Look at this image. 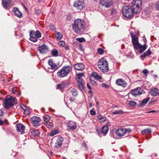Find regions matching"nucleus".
Wrapping results in <instances>:
<instances>
[{
    "label": "nucleus",
    "mask_w": 159,
    "mask_h": 159,
    "mask_svg": "<svg viewBox=\"0 0 159 159\" xmlns=\"http://www.w3.org/2000/svg\"><path fill=\"white\" fill-rule=\"evenodd\" d=\"M74 6L78 10L80 11L84 7V3L83 1L77 0L74 2Z\"/></svg>",
    "instance_id": "obj_11"
},
{
    "label": "nucleus",
    "mask_w": 159,
    "mask_h": 159,
    "mask_svg": "<svg viewBox=\"0 0 159 159\" xmlns=\"http://www.w3.org/2000/svg\"><path fill=\"white\" fill-rule=\"evenodd\" d=\"M24 113L26 115H29L30 113V112L29 110L26 108L24 110Z\"/></svg>",
    "instance_id": "obj_44"
},
{
    "label": "nucleus",
    "mask_w": 159,
    "mask_h": 159,
    "mask_svg": "<svg viewBox=\"0 0 159 159\" xmlns=\"http://www.w3.org/2000/svg\"><path fill=\"white\" fill-rule=\"evenodd\" d=\"M17 102L16 99L14 97H10L9 98L7 97L5 100L4 107L7 109L9 108L11 106L16 104Z\"/></svg>",
    "instance_id": "obj_6"
},
{
    "label": "nucleus",
    "mask_w": 159,
    "mask_h": 159,
    "mask_svg": "<svg viewBox=\"0 0 159 159\" xmlns=\"http://www.w3.org/2000/svg\"><path fill=\"white\" fill-rule=\"evenodd\" d=\"M96 105H97V107L98 108H99V103L98 102H96Z\"/></svg>",
    "instance_id": "obj_56"
},
{
    "label": "nucleus",
    "mask_w": 159,
    "mask_h": 159,
    "mask_svg": "<svg viewBox=\"0 0 159 159\" xmlns=\"http://www.w3.org/2000/svg\"><path fill=\"white\" fill-rule=\"evenodd\" d=\"M76 40L81 43L85 41V39L83 38H77L76 39Z\"/></svg>",
    "instance_id": "obj_42"
},
{
    "label": "nucleus",
    "mask_w": 159,
    "mask_h": 159,
    "mask_svg": "<svg viewBox=\"0 0 159 159\" xmlns=\"http://www.w3.org/2000/svg\"><path fill=\"white\" fill-rule=\"evenodd\" d=\"M41 12V11L40 9L36 10L35 11V13L37 15H39Z\"/></svg>",
    "instance_id": "obj_48"
},
{
    "label": "nucleus",
    "mask_w": 159,
    "mask_h": 159,
    "mask_svg": "<svg viewBox=\"0 0 159 159\" xmlns=\"http://www.w3.org/2000/svg\"><path fill=\"white\" fill-rule=\"evenodd\" d=\"M31 133L32 135L34 137L38 136L40 134L39 131L37 129H34L32 130Z\"/></svg>",
    "instance_id": "obj_26"
},
{
    "label": "nucleus",
    "mask_w": 159,
    "mask_h": 159,
    "mask_svg": "<svg viewBox=\"0 0 159 159\" xmlns=\"http://www.w3.org/2000/svg\"><path fill=\"white\" fill-rule=\"evenodd\" d=\"M129 105L132 106H134L136 105V103L134 101H130L129 102Z\"/></svg>",
    "instance_id": "obj_43"
},
{
    "label": "nucleus",
    "mask_w": 159,
    "mask_h": 159,
    "mask_svg": "<svg viewBox=\"0 0 159 159\" xmlns=\"http://www.w3.org/2000/svg\"><path fill=\"white\" fill-rule=\"evenodd\" d=\"M132 11L133 12V14H138L139 13L141 9V7H134V6L132 5Z\"/></svg>",
    "instance_id": "obj_24"
},
{
    "label": "nucleus",
    "mask_w": 159,
    "mask_h": 159,
    "mask_svg": "<svg viewBox=\"0 0 159 159\" xmlns=\"http://www.w3.org/2000/svg\"><path fill=\"white\" fill-rule=\"evenodd\" d=\"M144 93L143 90L139 87L132 90L131 92V94L134 96H137Z\"/></svg>",
    "instance_id": "obj_10"
},
{
    "label": "nucleus",
    "mask_w": 159,
    "mask_h": 159,
    "mask_svg": "<svg viewBox=\"0 0 159 159\" xmlns=\"http://www.w3.org/2000/svg\"><path fill=\"white\" fill-rule=\"evenodd\" d=\"M72 68L70 66H66L59 70L57 73V76L59 78H63L67 76L71 71Z\"/></svg>",
    "instance_id": "obj_4"
},
{
    "label": "nucleus",
    "mask_w": 159,
    "mask_h": 159,
    "mask_svg": "<svg viewBox=\"0 0 159 159\" xmlns=\"http://www.w3.org/2000/svg\"><path fill=\"white\" fill-rule=\"evenodd\" d=\"M108 130V128L107 125L103 126L101 129V132L104 134H106Z\"/></svg>",
    "instance_id": "obj_27"
},
{
    "label": "nucleus",
    "mask_w": 159,
    "mask_h": 159,
    "mask_svg": "<svg viewBox=\"0 0 159 159\" xmlns=\"http://www.w3.org/2000/svg\"><path fill=\"white\" fill-rule=\"evenodd\" d=\"M77 76L78 81L77 84L79 89L82 90L84 89L83 82L82 78L84 76V74L82 73H79L77 75Z\"/></svg>",
    "instance_id": "obj_8"
},
{
    "label": "nucleus",
    "mask_w": 159,
    "mask_h": 159,
    "mask_svg": "<svg viewBox=\"0 0 159 159\" xmlns=\"http://www.w3.org/2000/svg\"><path fill=\"white\" fill-rule=\"evenodd\" d=\"M150 93L153 96H155L159 94L158 89L155 88H152L150 90Z\"/></svg>",
    "instance_id": "obj_22"
},
{
    "label": "nucleus",
    "mask_w": 159,
    "mask_h": 159,
    "mask_svg": "<svg viewBox=\"0 0 159 159\" xmlns=\"http://www.w3.org/2000/svg\"><path fill=\"white\" fill-rule=\"evenodd\" d=\"M17 96H19L20 95V93H18V94H17Z\"/></svg>",
    "instance_id": "obj_63"
},
{
    "label": "nucleus",
    "mask_w": 159,
    "mask_h": 159,
    "mask_svg": "<svg viewBox=\"0 0 159 159\" xmlns=\"http://www.w3.org/2000/svg\"><path fill=\"white\" fill-rule=\"evenodd\" d=\"M65 87V84H57V89H64Z\"/></svg>",
    "instance_id": "obj_39"
},
{
    "label": "nucleus",
    "mask_w": 159,
    "mask_h": 159,
    "mask_svg": "<svg viewBox=\"0 0 159 159\" xmlns=\"http://www.w3.org/2000/svg\"><path fill=\"white\" fill-rule=\"evenodd\" d=\"M155 7L156 9L159 11V1L156 3Z\"/></svg>",
    "instance_id": "obj_45"
},
{
    "label": "nucleus",
    "mask_w": 159,
    "mask_h": 159,
    "mask_svg": "<svg viewBox=\"0 0 159 159\" xmlns=\"http://www.w3.org/2000/svg\"><path fill=\"white\" fill-rule=\"evenodd\" d=\"M90 113L92 115H95L96 114V112L92 109L90 111Z\"/></svg>",
    "instance_id": "obj_50"
},
{
    "label": "nucleus",
    "mask_w": 159,
    "mask_h": 159,
    "mask_svg": "<svg viewBox=\"0 0 159 159\" xmlns=\"http://www.w3.org/2000/svg\"><path fill=\"white\" fill-rule=\"evenodd\" d=\"M67 20H69V18H67L66 19Z\"/></svg>",
    "instance_id": "obj_64"
},
{
    "label": "nucleus",
    "mask_w": 159,
    "mask_h": 159,
    "mask_svg": "<svg viewBox=\"0 0 159 159\" xmlns=\"http://www.w3.org/2000/svg\"><path fill=\"white\" fill-rule=\"evenodd\" d=\"M38 50L41 53H44L48 52L49 49L47 46L45 45L39 46L38 48Z\"/></svg>",
    "instance_id": "obj_13"
},
{
    "label": "nucleus",
    "mask_w": 159,
    "mask_h": 159,
    "mask_svg": "<svg viewBox=\"0 0 159 159\" xmlns=\"http://www.w3.org/2000/svg\"><path fill=\"white\" fill-rule=\"evenodd\" d=\"M74 31L77 34H82L85 29L84 22L83 20L77 19L72 25Z\"/></svg>",
    "instance_id": "obj_2"
},
{
    "label": "nucleus",
    "mask_w": 159,
    "mask_h": 159,
    "mask_svg": "<svg viewBox=\"0 0 159 159\" xmlns=\"http://www.w3.org/2000/svg\"><path fill=\"white\" fill-rule=\"evenodd\" d=\"M146 57V55L145 54V53H144V54H143V55H141L140 56V57L141 58V59L142 60H143L142 58H145Z\"/></svg>",
    "instance_id": "obj_53"
},
{
    "label": "nucleus",
    "mask_w": 159,
    "mask_h": 159,
    "mask_svg": "<svg viewBox=\"0 0 159 159\" xmlns=\"http://www.w3.org/2000/svg\"><path fill=\"white\" fill-rule=\"evenodd\" d=\"M131 132V130L129 129H119L116 131V134L119 136H122L126 134H129Z\"/></svg>",
    "instance_id": "obj_9"
},
{
    "label": "nucleus",
    "mask_w": 159,
    "mask_h": 159,
    "mask_svg": "<svg viewBox=\"0 0 159 159\" xmlns=\"http://www.w3.org/2000/svg\"><path fill=\"white\" fill-rule=\"evenodd\" d=\"M150 98L148 97L144 99L142 102L140 104V106L142 107H143L145 106L148 102Z\"/></svg>",
    "instance_id": "obj_28"
},
{
    "label": "nucleus",
    "mask_w": 159,
    "mask_h": 159,
    "mask_svg": "<svg viewBox=\"0 0 159 159\" xmlns=\"http://www.w3.org/2000/svg\"><path fill=\"white\" fill-rule=\"evenodd\" d=\"M65 48L66 50H68L69 48V47L68 46H65Z\"/></svg>",
    "instance_id": "obj_59"
},
{
    "label": "nucleus",
    "mask_w": 159,
    "mask_h": 159,
    "mask_svg": "<svg viewBox=\"0 0 159 159\" xmlns=\"http://www.w3.org/2000/svg\"><path fill=\"white\" fill-rule=\"evenodd\" d=\"M87 86L88 88L90 90L92 88L89 85V83L87 84Z\"/></svg>",
    "instance_id": "obj_54"
},
{
    "label": "nucleus",
    "mask_w": 159,
    "mask_h": 159,
    "mask_svg": "<svg viewBox=\"0 0 159 159\" xmlns=\"http://www.w3.org/2000/svg\"><path fill=\"white\" fill-rule=\"evenodd\" d=\"M100 4L106 7H109L112 4L111 0H101Z\"/></svg>",
    "instance_id": "obj_14"
},
{
    "label": "nucleus",
    "mask_w": 159,
    "mask_h": 159,
    "mask_svg": "<svg viewBox=\"0 0 159 159\" xmlns=\"http://www.w3.org/2000/svg\"><path fill=\"white\" fill-rule=\"evenodd\" d=\"M98 68L101 71L105 73L109 70L108 63L106 58H102L99 60L97 63Z\"/></svg>",
    "instance_id": "obj_3"
},
{
    "label": "nucleus",
    "mask_w": 159,
    "mask_h": 159,
    "mask_svg": "<svg viewBox=\"0 0 159 159\" xmlns=\"http://www.w3.org/2000/svg\"><path fill=\"white\" fill-rule=\"evenodd\" d=\"M74 68L78 70L82 71L84 69V66L82 63H79L75 66Z\"/></svg>",
    "instance_id": "obj_21"
},
{
    "label": "nucleus",
    "mask_w": 159,
    "mask_h": 159,
    "mask_svg": "<svg viewBox=\"0 0 159 159\" xmlns=\"http://www.w3.org/2000/svg\"><path fill=\"white\" fill-rule=\"evenodd\" d=\"M30 40L34 42H35L37 41V38L41 37V33L39 30L36 31L33 30L30 32Z\"/></svg>",
    "instance_id": "obj_7"
},
{
    "label": "nucleus",
    "mask_w": 159,
    "mask_h": 159,
    "mask_svg": "<svg viewBox=\"0 0 159 159\" xmlns=\"http://www.w3.org/2000/svg\"><path fill=\"white\" fill-rule=\"evenodd\" d=\"M102 87H105L106 88H109V86L106 84L103 83L102 84Z\"/></svg>",
    "instance_id": "obj_49"
},
{
    "label": "nucleus",
    "mask_w": 159,
    "mask_h": 159,
    "mask_svg": "<svg viewBox=\"0 0 159 159\" xmlns=\"http://www.w3.org/2000/svg\"><path fill=\"white\" fill-rule=\"evenodd\" d=\"M13 10L16 16L19 18L22 17V13L20 11L18 8L16 7L14 8Z\"/></svg>",
    "instance_id": "obj_23"
},
{
    "label": "nucleus",
    "mask_w": 159,
    "mask_h": 159,
    "mask_svg": "<svg viewBox=\"0 0 159 159\" xmlns=\"http://www.w3.org/2000/svg\"><path fill=\"white\" fill-rule=\"evenodd\" d=\"M112 114L115 115H120L123 114V111L121 110L116 111L112 112Z\"/></svg>",
    "instance_id": "obj_35"
},
{
    "label": "nucleus",
    "mask_w": 159,
    "mask_h": 159,
    "mask_svg": "<svg viewBox=\"0 0 159 159\" xmlns=\"http://www.w3.org/2000/svg\"><path fill=\"white\" fill-rule=\"evenodd\" d=\"M92 83L93 84V85H95V84H96V82L95 81H92Z\"/></svg>",
    "instance_id": "obj_57"
},
{
    "label": "nucleus",
    "mask_w": 159,
    "mask_h": 159,
    "mask_svg": "<svg viewBox=\"0 0 159 159\" xmlns=\"http://www.w3.org/2000/svg\"><path fill=\"white\" fill-rule=\"evenodd\" d=\"M16 129L18 132H20L21 134L24 132L25 129L24 126L22 124H19L16 125Z\"/></svg>",
    "instance_id": "obj_20"
},
{
    "label": "nucleus",
    "mask_w": 159,
    "mask_h": 159,
    "mask_svg": "<svg viewBox=\"0 0 159 159\" xmlns=\"http://www.w3.org/2000/svg\"><path fill=\"white\" fill-rule=\"evenodd\" d=\"M3 121L2 120H0V125H3Z\"/></svg>",
    "instance_id": "obj_58"
},
{
    "label": "nucleus",
    "mask_w": 159,
    "mask_h": 159,
    "mask_svg": "<svg viewBox=\"0 0 159 159\" xmlns=\"http://www.w3.org/2000/svg\"><path fill=\"white\" fill-rule=\"evenodd\" d=\"M155 112V111H150L148 112V113H152V112Z\"/></svg>",
    "instance_id": "obj_60"
},
{
    "label": "nucleus",
    "mask_w": 159,
    "mask_h": 159,
    "mask_svg": "<svg viewBox=\"0 0 159 159\" xmlns=\"http://www.w3.org/2000/svg\"><path fill=\"white\" fill-rule=\"evenodd\" d=\"M58 44L62 46H63L65 45V42L63 41H61L59 42Z\"/></svg>",
    "instance_id": "obj_46"
},
{
    "label": "nucleus",
    "mask_w": 159,
    "mask_h": 159,
    "mask_svg": "<svg viewBox=\"0 0 159 159\" xmlns=\"http://www.w3.org/2000/svg\"><path fill=\"white\" fill-rule=\"evenodd\" d=\"M116 84L123 87L125 88L127 86V84L121 79H119L116 81Z\"/></svg>",
    "instance_id": "obj_16"
},
{
    "label": "nucleus",
    "mask_w": 159,
    "mask_h": 159,
    "mask_svg": "<svg viewBox=\"0 0 159 159\" xmlns=\"http://www.w3.org/2000/svg\"><path fill=\"white\" fill-rule=\"evenodd\" d=\"M97 52L99 54L102 55L104 52V51L102 48H99L98 49Z\"/></svg>",
    "instance_id": "obj_37"
},
{
    "label": "nucleus",
    "mask_w": 159,
    "mask_h": 159,
    "mask_svg": "<svg viewBox=\"0 0 159 159\" xmlns=\"http://www.w3.org/2000/svg\"><path fill=\"white\" fill-rule=\"evenodd\" d=\"M67 125L70 129L74 130L76 129V125L75 123L73 121H70L67 123Z\"/></svg>",
    "instance_id": "obj_15"
},
{
    "label": "nucleus",
    "mask_w": 159,
    "mask_h": 159,
    "mask_svg": "<svg viewBox=\"0 0 159 159\" xmlns=\"http://www.w3.org/2000/svg\"><path fill=\"white\" fill-rule=\"evenodd\" d=\"M82 147L84 148V150H87V147L85 143H84L82 145Z\"/></svg>",
    "instance_id": "obj_47"
},
{
    "label": "nucleus",
    "mask_w": 159,
    "mask_h": 159,
    "mask_svg": "<svg viewBox=\"0 0 159 159\" xmlns=\"http://www.w3.org/2000/svg\"><path fill=\"white\" fill-rule=\"evenodd\" d=\"M97 119L101 122H103L105 121L106 118L105 117H103L100 115H98L97 116Z\"/></svg>",
    "instance_id": "obj_29"
},
{
    "label": "nucleus",
    "mask_w": 159,
    "mask_h": 159,
    "mask_svg": "<svg viewBox=\"0 0 159 159\" xmlns=\"http://www.w3.org/2000/svg\"><path fill=\"white\" fill-rule=\"evenodd\" d=\"M89 93H92V90H91V89L89 91Z\"/></svg>",
    "instance_id": "obj_61"
},
{
    "label": "nucleus",
    "mask_w": 159,
    "mask_h": 159,
    "mask_svg": "<svg viewBox=\"0 0 159 159\" xmlns=\"http://www.w3.org/2000/svg\"><path fill=\"white\" fill-rule=\"evenodd\" d=\"M57 34L56 39L57 40H60L62 37V34L58 32H56Z\"/></svg>",
    "instance_id": "obj_34"
},
{
    "label": "nucleus",
    "mask_w": 159,
    "mask_h": 159,
    "mask_svg": "<svg viewBox=\"0 0 159 159\" xmlns=\"http://www.w3.org/2000/svg\"><path fill=\"white\" fill-rule=\"evenodd\" d=\"M58 133L57 130H54L52 131L50 133V135L51 136H53L54 135L57 134Z\"/></svg>",
    "instance_id": "obj_38"
},
{
    "label": "nucleus",
    "mask_w": 159,
    "mask_h": 159,
    "mask_svg": "<svg viewBox=\"0 0 159 159\" xmlns=\"http://www.w3.org/2000/svg\"><path fill=\"white\" fill-rule=\"evenodd\" d=\"M31 121L34 126H36L39 125L41 121L40 118L38 116H34L31 118Z\"/></svg>",
    "instance_id": "obj_12"
},
{
    "label": "nucleus",
    "mask_w": 159,
    "mask_h": 159,
    "mask_svg": "<svg viewBox=\"0 0 159 159\" xmlns=\"http://www.w3.org/2000/svg\"><path fill=\"white\" fill-rule=\"evenodd\" d=\"M20 107L24 110L27 108L26 106L23 104L20 105Z\"/></svg>",
    "instance_id": "obj_51"
},
{
    "label": "nucleus",
    "mask_w": 159,
    "mask_h": 159,
    "mask_svg": "<svg viewBox=\"0 0 159 159\" xmlns=\"http://www.w3.org/2000/svg\"><path fill=\"white\" fill-rule=\"evenodd\" d=\"M152 132L151 129L150 128H147L143 129L141 131V133L142 134L147 135L150 134Z\"/></svg>",
    "instance_id": "obj_25"
},
{
    "label": "nucleus",
    "mask_w": 159,
    "mask_h": 159,
    "mask_svg": "<svg viewBox=\"0 0 159 159\" xmlns=\"http://www.w3.org/2000/svg\"><path fill=\"white\" fill-rule=\"evenodd\" d=\"M91 77H93L97 80H99L102 79L101 77L99 76L96 72H93L91 74Z\"/></svg>",
    "instance_id": "obj_31"
},
{
    "label": "nucleus",
    "mask_w": 159,
    "mask_h": 159,
    "mask_svg": "<svg viewBox=\"0 0 159 159\" xmlns=\"http://www.w3.org/2000/svg\"><path fill=\"white\" fill-rule=\"evenodd\" d=\"M62 141L59 139H58L57 140L55 143V147L56 148H59L61 146Z\"/></svg>",
    "instance_id": "obj_30"
},
{
    "label": "nucleus",
    "mask_w": 159,
    "mask_h": 159,
    "mask_svg": "<svg viewBox=\"0 0 159 159\" xmlns=\"http://www.w3.org/2000/svg\"><path fill=\"white\" fill-rule=\"evenodd\" d=\"M132 38V43L134 49L139 50V53H141L147 48V46L146 44L142 45L139 42L138 37L133 33H130Z\"/></svg>",
    "instance_id": "obj_1"
},
{
    "label": "nucleus",
    "mask_w": 159,
    "mask_h": 159,
    "mask_svg": "<svg viewBox=\"0 0 159 159\" xmlns=\"http://www.w3.org/2000/svg\"><path fill=\"white\" fill-rule=\"evenodd\" d=\"M48 63L49 65L51 66V69L52 70H56L58 69V66L53 62L52 60L50 59L48 60Z\"/></svg>",
    "instance_id": "obj_17"
},
{
    "label": "nucleus",
    "mask_w": 159,
    "mask_h": 159,
    "mask_svg": "<svg viewBox=\"0 0 159 159\" xmlns=\"http://www.w3.org/2000/svg\"><path fill=\"white\" fill-rule=\"evenodd\" d=\"M50 119V117L49 116L47 115H46L44 118V123L47 121H49Z\"/></svg>",
    "instance_id": "obj_40"
},
{
    "label": "nucleus",
    "mask_w": 159,
    "mask_h": 159,
    "mask_svg": "<svg viewBox=\"0 0 159 159\" xmlns=\"http://www.w3.org/2000/svg\"><path fill=\"white\" fill-rule=\"evenodd\" d=\"M122 12L123 15L127 18H131L134 15L132 8L130 6H124L123 7Z\"/></svg>",
    "instance_id": "obj_5"
},
{
    "label": "nucleus",
    "mask_w": 159,
    "mask_h": 159,
    "mask_svg": "<svg viewBox=\"0 0 159 159\" xmlns=\"http://www.w3.org/2000/svg\"><path fill=\"white\" fill-rule=\"evenodd\" d=\"M71 92L72 95L74 96H76L78 94V92L75 89H72L71 90Z\"/></svg>",
    "instance_id": "obj_36"
},
{
    "label": "nucleus",
    "mask_w": 159,
    "mask_h": 159,
    "mask_svg": "<svg viewBox=\"0 0 159 159\" xmlns=\"http://www.w3.org/2000/svg\"><path fill=\"white\" fill-rule=\"evenodd\" d=\"M134 7H141L142 5V0H133L132 3Z\"/></svg>",
    "instance_id": "obj_19"
},
{
    "label": "nucleus",
    "mask_w": 159,
    "mask_h": 159,
    "mask_svg": "<svg viewBox=\"0 0 159 159\" xmlns=\"http://www.w3.org/2000/svg\"><path fill=\"white\" fill-rule=\"evenodd\" d=\"M45 125L48 128H51L53 126L52 123L49 121H47L44 123Z\"/></svg>",
    "instance_id": "obj_32"
},
{
    "label": "nucleus",
    "mask_w": 159,
    "mask_h": 159,
    "mask_svg": "<svg viewBox=\"0 0 159 159\" xmlns=\"http://www.w3.org/2000/svg\"><path fill=\"white\" fill-rule=\"evenodd\" d=\"M143 73L147 75L148 74V70L146 69H144L143 70Z\"/></svg>",
    "instance_id": "obj_52"
},
{
    "label": "nucleus",
    "mask_w": 159,
    "mask_h": 159,
    "mask_svg": "<svg viewBox=\"0 0 159 159\" xmlns=\"http://www.w3.org/2000/svg\"><path fill=\"white\" fill-rule=\"evenodd\" d=\"M52 54L53 57H57L58 55V52L57 49H54L52 51Z\"/></svg>",
    "instance_id": "obj_33"
},
{
    "label": "nucleus",
    "mask_w": 159,
    "mask_h": 159,
    "mask_svg": "<svg viewBox=\"0 0 159 159\" xmlns=\"http://www.w3.org/2000/svg\"><path fill=\"white\" fill-rule=\"evenodd\" d=\"M146 139L147 140H148L149 139V138H148V137H146Z\"/></svg>",
    "instance_id": "obj_62"
},
{
    "label": "nucleus",
    "mask_w": 159,
    "mask_h": 159,
    "mask_svg": "<svg viewBox=\"0 0 159 159\" xmlns=\"http://www.w3.org/2000/svg\"><path fill=\"white\" fill-rule=\"evenodd\" d=\"M144 53L146 56L151 55L152 54V52L150 51V48H149Z\"/></svg>",
    "instance_id": "obj_41"
},
{
    "label": "nucleus",
    "mask_w": 159,
    "mask_h": 159,
    "mask_svg": "<svg viewBox=\"0 0 159 159\" xmlns=\"http://www.w3.org/2000/svg\"><path fill=\"white\" fill-rule=\"evenodd\" d=\"M3 114V111L1 110H0V116H2Z\"/></svg>",
    "instance_id": "obj_55"
},
{
    "label": "nucleus",
    "mask_w": 159,
    "mask_h": 159,
    "mask_svg": "<svg viewBox=\"0 0 159 159\" xmlns=\"http://www.w3.org/2000/svg\"><path fill=\"white\" fill-rule=\"evenodd\" d=\"M11 3V0H2L3 7L6 9L10 7Z\"/></svg>",
    "instance_id": "obj_18"
}]
</instances>
